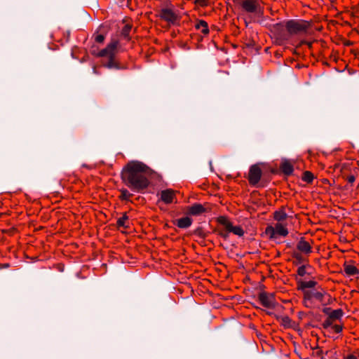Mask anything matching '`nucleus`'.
Segmentation results:
<instances>
[{"label": "nucleus", "mask_w": 359, "mask_h": 359, "mask_svg": "<svg viewBox=\"0 0 359 359\" xmlns=\"http://www.w3.org/2000/svg\"><path fill=\"white\" fill-rule=\"evenodd\" d=\"M149 168L139 161H130L121 172V179L125 184L132 190L141 192L147 189L149 181L145 176Z\"/></svg>", "instance_id": "1"}, {"label": "nucleus", "mask_w": 359, "mask_h": 359, "mask_svg": "<svg viewBox=\"0 0 359 359\" xmlns=\"http://www.w3.org/2000/svg\"><path fill=\"white\" fill-rule=\"evenodd\" d=\"M117 41H113L109 43L107 47L101 50L97 55L103 58L102 63L103 67L108 69H122L124 67L119 65L116 61V52L118 46Z\"/></svg>", "instance_id": "2"}, {"label": "nucleus", "mask_w": 359, "mask_h": 359, "mask_svg": "<svg viewBox=\"0 0 359 359\" xmlns=\"http://www.w3.org/2000/svg\"><path fill=\"white\" fill-rule=\"evenodd\" d=\"M340 172L341 178L346 182L343 187H344L346 194L350 193L352 191V187L355 180V172L351 170V164L346 163L341 166Z\"/></svg>", "instance_id": "3"}, {"label": "nucleus", "mask_w": 359, "mask_h": 359, "mask_svg": "<svg viewBox=\"0 0 359 359\" xmlns=\"http://www.w3.org/2000/svg\"><path fill=\"white\" fill-rule=\"evenodd\" d=\"M311 22L306 20H290L286 21V29L288 35L307 32Z\"/></svg>", "instance_id": "4"}, {"label": "nucleus", "mask_w": 359, "mask_h": 359, "mask_svg": "<svg viewBox=\"0 0 359 359\" xmlns=\"http://www.w3.org/2000/svg\"><path fill=\"white\" fill-rule=\"evenodd\" d=\"M234 1L241 5L245 11L253 13L258 18L264 14L263 8L255 0H234Z\"/></svg>", "instance_id": "5"}, {"label": "nucleus", "mask_w": 359, "mask_h": 359, "mask_svg": "<svg viewBox=\"0 0 359 359\" xmlns=\"http://www.w3.org/2000/svg\"><path fill=\"white\" fill-rule=\"evenodd\" d=\"M158 16L171 25H176L180 17L169 7H163L159 11Z\"/></svg>", "instance_id": "6"}, {"label": "nucleus", "mask_w": 359, "mask_h": 359, "mask_svg": "<svg viewBox=\"0 0 359 359\" xmlns=\"http://www.w3.org/2000/svg\"><path fill=\"white\" fill-rule=\"evenodd\" d=\"M258 299L262 306L269 309H273L278 305L274 293L261 292L258 294Z\"/></svg>", "instance_id": "7"}, {"label": "nucleus", "mask_w": 359, "mask_h": 359, "mask_svg": "<svg viewBox=\"0 0 359 359\" xmlns=\"http://www.w3.org/2000/svg\"><path fill=\"white\" fill-rule=\"evenodd\" d=\"M264 234L269 236L270 239H276L277 234L286 236L288 234V231L286 228L283 227L281 224L278 223L276 227L269 225L266 228Z\"/></svg>", "instance_id": "8"}, {"label": "nucleus", "mask_w": 359, "mask_h": 359, "mask_svg": "<svg viewBox=\"0 0 359 359\" xmlns=\"http://www.w3.org/2000/svg\"><path fill=\"white\" fill-rule=\"evenodd\" d=\"M262 172L257 164L250 166L248 180L252 185H256L262 177Z\"/></svg>", "instance_id": "9"}, {"label": "nucleus", "mask_w": 359, "mask_h": 359, "mask_svg": "<svg viewBox=\"0 0 359 359\" xmlns=\"http://www.w3.org/2000/svg\"><path fill=\"white\" fill-rule=\"evenodd\" d=\"M271 32L280 39H287L288 33L286 29V22H281L273 25Z\"/></svg>", "instance_id": "10"}, {"label": "nucleus", "mask_w": 359, "mask_h": 359, "mask_svg": "<svg viewBox=\"0 0 359 359\" xmlns=\"http://www.w3.org/2000/svg\"><path fill=\"white\" fill-rule=\"evenodd\" d=\"M344 275L346 277H358L359 271L352 262H345L343 269Z\"/></svg>", "instance_id": "11"}, {"label": "nucleus", "mask_w": 359, "mask_h": 359, "mask_svg": "<svg viewBox=\"0 0 359 359\" xmlns=\"http://www.w3.org/2000/svg\"><path fill=\"white\" fill-rule=\"evenodd\" d=\"M337 320V310H333L331 314L327 317L326 320L324 321L323 325V328L326 331H330V330H337V325H333L332 323Z\"/></svg>", "instance_id": "12"}, {"label": "nucleus", "mask_w": 359, "mask_h": 359, "mask_svg": "<svg viewBox=\"0 0 359 359\" xmlns=\"http://www.w3.org/2000/svg\"><path fill=\"white\" fill-rule=\"evenodd\" d=\"M317 285V282L314 280L310 281H303L302 280H297V287L299 290L303 291L304 294H305V291H309L308 289H314L315 286Z\"/></svg>", "instance_id": "13"}, {"label": "nucleus", "mask_w": 359, "mask_h": 359, "mask_svg": "<svg viewBox=\"0 0 359 359\" xmlns=\"http://www.w3.org/2000/svg\"><path fill=\"white\" fill-rule=\"evenodd\" d=\"M189 214L191 215H200L206 212V209L200 203H194L188 209Z\"/></svg>", "instance_id": "14"}, {"label": "nucleus", "mask_w": 359, "mask_h": 359, "mask_svg": "<svg viewBox=\"0 0 359 359\" xmlns=\"http://www.w3.org/2000/svg\"><path fill=\"white\" fill-rule=\"evenodd\" d=\"M280 170L286 175H290L293 172V166L287 159H283L280 165Z\"/></svg>", "instance_id": "15"}, {"label": "nucleus", "mask_w": 359, "mask_h": 359, "mask_svg": "<svg viewBox=\"0 0 359 359\" xmlns=\"http://www.w3.org/2000/svg\"><path fill=\"white\" fill-rule=\"evenodd\" d=\"M297 249L306 254L311 252L310 244L304 240V237L300 238V240L297 246Z\"/></svg>", "instance_id": "16"}, {"label": "nucleus", "mask_w": 359, "mask_h": 359, "mask_svg": "<svg viewBox=\"0 0 359 359\" xmlns=\"http://www.w3.org/2000/svg\"><path fill=\"white\" fill-rule=\"evenodd\" d=\"M174 192L172 189H165L161 191V198L165 203H170L172 201Z\"/></svg>", "instance_id": "17"}, {"label": "nucleus", "mask_w": 359, "mask_h": 359, "mask_svg": "<svg viewBox=\"0 0 359 359\" xmlns=\"http://www.w3.org/2000/svg\"><path fill=\"white\" fill-rule=\"evenodd\" d=\"M305 297L306 302H310L313 298L320 299L322 297V294L315 289L310 290L309 291H305L304 294Z\"/></svg>", "instance_id": "18"}, {"label": "nucleus", "mask_w": 359, "mask_h": 359, "mask_svg": "<svg viewBox=\"0 0 359 359\" xmlns=\"http://www.w3.org/2000/svg\"><path fill=\"white\" fill-rule=\"evenodd\" d=\"M179 228L187 229L192 224V219L189 217L180 218L175 222Z\"/></svg>", "instance_id": "19"}, {"label": "nucleus", "mask_w": 359, "mask_h": 359, "mask_svg": "<svg viewBox=\"0 0 359 359\" xmlns=\"http://www.w3.org/2000/svg\"><path fill=\"white\" fill-rule=\"evenodd\" d=\"M217 222H219V224L222 225L224 227L226 231L231 232V229H233V225L231 222H229L227 219L226 217L222 216L219 217L217 218Z\"/></svg>", "instance_id": "20"}, {"label": "nucleus", "mask_w": 359, "mask_h": 359, "mask_svg": "<svg viewBox=\"0 0 359 359\" xmlns=\"http://www.w3.org/2000/svg\"><path fill=\"white\" fill-rule=\"evenodd\" d=\"M277 319L279 320L281 324L285 327H292V322L288 316H276Z\"/></svg>", "instance_id": "21"}, {"label": "nucleus", "mask_w": 359, "mask_h": 359, "mask_svg": "<svg viewBox=\"0 0 359 359\" xmlns=\"http://www.w3.org/2000/svg\"><path fill=\"white\" fill-rule=\"evenodd\" d=\"M196 29H200L201 27H203V29H202V32L204 34H207L209 33V29H208V23L203 20H201L198 21V22L196 25Z\"/></svg>", "instance_id": "22"}, {"label": "nucleus", "mask_w": 359, "mask_h": 359, "mask_svg": "<svg viewBox=\"0 0 359 359\" xmlns=\"http://www.w3.org/2000/svg\"><path fill=\"white\" fill-rule=\"evenodd\" d=\"M314 175L310 171H305L302 175V180L310 184L313 182Z\"/></svg>", "instance_id": "23"}, {"label": "nucleus", "mask_w": 359, "mask_h": 359, "mask_svg": "<svg viewBox=\"0 0 359 359\" xmlns=\"http://www.w3.org/2000/svg\"><path fill=\"white\" fill-rule=\"evenodd\" d=\"M132 26L130 25H126L121 31V35L124 39L130 40L129 32L131 30Z\"/></svg>", "instance_id": "24"}, {"label": "nucleus", "mask_w": 359, "mask_h": 359, "mask_svg": "<svg viewBox=\"0 0 359 359\" xmlns=\"http://www.w3.org/2000/svg\"><path fill=\"white\" fill-rule=\"evenodd\" d=\"M286 217H287V214L285 212L276 211L274 213V219L278 222L285 219Z\"/></svg>", "instance_id": "25"}, {"label": "nucleus", "mask_w": 359, "mask_h": 359, "mask_svg": "<svg viewBox=\"0 0 359 359\" xmlns=\"http://www.w3.org/2000/svg\"><path fill=\"white\" fill-rule=\"evenodd\" d=\"M128 219V216L126 214H124V215L123 217L118 219L117 225L118 226H123L124 228H127L128 226L126 224V221H127Z\"/></svg>", "instance_id": "26"}, {"label": "nucleus", "mask_w": 359, "mask_h": 359, "mask_svg": "<svg viewBox=\"0 0 359 359\" xmlns=\"http://www.w3.org/2000/svg\"><path fill=\"white\" fill-rule=\"evenodd\" d=\"M231 232L238 236H242L244 234V231L240 226H233V229H231Z\"/></svg>", "instance_id": "27"}, {"label": "nucleus", "mask_w": 359, "mask_h": 359, "mask_svg": "<svg viewBox=\"0 0 359 359\" xmlns=\"http://www.w3.org/2000/svg\"><path fill=\"white\" fill-rule=\"evenodd\" d=\"M336 352L333 351H326L324 355H322V359H335L334 355Z\"/></svg>", "instance_id": "28"}, {"label": "nucleus", "mask_w": 359, "mask_h": 359, "mask_svg": "<svg viewBox=\"0 0 359 359\" xmlns=\"http://www.w3.org/2000/svg\"><path fill=\"white\" fill-rule=\"evenodd\" d=\"M131 196L132 194H130L127 189H122L121 191V198L123 200H128L129 197Z\"/></svg>", "instance_id": "29"}, {"label": "nucleus", "mask_w": 359, "mask_h": 359, "mask_svg": "<svg viewBox=\"0 0 359 359\" xmlns=\"http://www.w3.org/2000/svg\"><path fill=\"white\" fill-rule=\"evenodd\" d=\"M194 233L201 238L205 237V234L203 232L201 227H198L196 230H194Z\"/></svg>", "instance_id": "30"}, {"label": "nucleus", "mask_w": 359, "mask_h": 359, "mask_svg": "<svg viewBox=\"0 0 359 359\" xmlns=\"http://www.w3.org/2000/svg\"><path fill=\"white\" fill-rule=\"evenodd\" d=\"M293 257L296 259L297 264H300V263L303 262V261H304L302 256L301 255H299V253L294 252L293 254Z\"/></svg>", "instance_id": "31"}, {"label": "nucleus", "mask_w": 359, "mask_h": 359, "mask_svg": "<svg viewBox=\"0 0 359 359\" xmlns=\"http://www.w3.org/2000/svg\"><path fill=\"white\" fill-rule=\"evenodd\" d=\"M306 266L304 265L301 266L300 267L298 268L297 273L299 276H303L306 274Z\"/></svg>", "instance_id": "32"}, {"label": "nucleus", "mask_w": 359, "mask_h": 359, "mask_svg": "<svg viewBox=\"0 0 359 359\" xmlns=\"http://www.w3.org/2000/svg\"><path fill=\"white\" fill-rule=\"evenodd\" d=\"M219 235L222 236L224 239L226 240L229 238V232H224L222 231H219L218 232Z\"/></svg>", "instance_id": "33"}, {"label": "nucleus", "mask_w": 359, "mask_h": 359, "mask_svg": "<svg viewBox=\"0 0 359 359\" xmlns=\"http://www.w3.org/2000/svg\"><path fill=\"white\" fill-rule=\"evenodd\" d=\"M104 40V36L102 34H99L95 37V41L98 43H102Z\"/></svg>", "instance_id": "34"}, {"label": "nucleus", "mask_w": 359, "mask_h": 359, "mask_svg": "<svg viewBox=\"0 0 359 359\" xmlns=\"http://www.w3.org/2000/svg\"><path fill=\"white\" fill-rule=\"evenodd\" d=\"M332 311H333V310H332L330 307H325V308H323V312L325 314H326L327 316H329L331 314V313H332Z\"/></svg>", "instance_id": "35"}, {"label": "nucleus", "mask_w": 359, "mask_h": 359, "mask_svg": "<svg viewBox=\"0 0 359 359\" xmlns=\"http://www.w3.org/2000/svg\"><path fill=\"white\" fill-rule=\"evenodd\" d=\"M325 334H327V336L330 337L332 334H334L337 332V330H330V331L325 330Z\"/></svg>", "instance_id": "36"}, {"label": "nucleus", "mask_w": 359, "mask_h": 359, "mask_svg": "<svg viewBox=\"0 0 359 359\" xmlns=\"http://www.w3.org/2000/svg\"><path fill=\"white\" fill-rule=\"evenodd\" d=\"M344 359H358L357 357L353 354H349L344 357Z\"/></svg>", "instance_id": "37"}, {"label": "nucleus", "mask_w": 359, "mask_h": 359, "mask_svg": "<svg viewBox=\"0 0 359 359\" xmlns=\"http://www.w3.org/2000/svg\"><path fill=\"white\" fill-rule=\"evenodd\" d=\"M302 44H306L309 48L311 47V43L307 42L306 41H302L300 43V45H302Z\"/></svg>", "instance_id": "38"}, {"label": "nucleus", "mask_w": 359, "mask_h": 359, "mask_svg": "<svg viewBox=\"0 0 359 359\" xmlns=\"http://www.w3.org/2000/svg\"><path fill=\"white\" fill-rule=\"evenodd\" d=\"M343 315V311L341 309H338V320L339 318Z\"/></svg>", "instance_id": "39"}, {"label": "nucleus", "mask_w": 359, "mask_h": 359, "mask_svg": "<svg viewBox=\"0 0 359 359\" xmlns=\"http://www.w3.org/2000/svg\"><path fill=\"white\" fill-rule=\"evenodd\" d=\"M316 354L318 356L322 357L323 355H324V353L322 351H316Z\"/></svg>", "instance_id": "40"}, {"label": "nucleus", "mask_w": 359, "mask_h": 359, "mask_svg": "<svg viewBox=\"0 0 359 359\" xmlns=\"http://www.w3.org/2000/svg\"><path fill=\"white\" fill-rule=\"evenodd\" d=\"M306 315V313H304V312H299V314H298L299 318L300 319H302V318H303V317H304V316H305Z\"/></svg>", "instance_id": "41"}, {"label": "nucleus", "mask_w": 359, "mask_h": 359, "mask_svg": "<svg viewBox=\"0 0 359 359\" xmlns=\"http://www.w3.org/2000/svg\"><path fill=\"white\" fill-rule=\"evenodd\" d=\"M337 330H338V334H339L343 330L342 326L341 325L338 324Z\"/></svg>", "instance_id": "42"}, {"label": "nucleus", "mask_w": 359, "mask_h": 359, "mask_svg": "<svg viewBox=\"0 0 359 359\" xmlns=\"http://www.w3.org/2000/svg\"><path fill=\"white\" fill-rule=\"evenodd\" d=\"M197 1L200 2L201 4H205L207 0H197Z\"/></svg>", "instance_id": "43"}, {"label": "nucleus", "mask_w": 359, "mask_h": 359, "mask_svg": "<svg viewBox=\"0 0 359 359\" xmlns=\"http://www.w3.org/2000/svg\"><path fill=\"white\" fill-rule=\"evenodd\" d=\"M209 165H210V170H212V161H209Z\"/></svg>", "instance_id": "44"}, {"label": "nucleus", "mask_w": 359, "mask_h": 359, "mask_svg": "<svg viewBox=\"0 0 359 359\" xmlns=\"http://www.w3.org/2000/svg\"><path fill=\"white\" fill-rule=\"evenodd\" d=\"M323 182H324V183H328L330 185H331V184L330 183L329 180H327V179H324V180H323Z\"/></svg>", "instance_id": "45"}, {"label": "nucleus", "mask_w": 359, "mask_h": 359, "mask_svg": "<svg viewBox=\"0 0 359 359\" xmlns=\"http://www.w3.org/2000/svg\"><path fill=\"white\" fill-rule=\"evenodd\" d=\"M309 302H306V300L304 299V304L306 306L309 307Z\"/></svg>", "instance_id": "46"}, {"label": "nucleus", "mask_w": 359, "mask_h": 359, "mask_svg": "<svg viewBox=\"0 0 359 359\" xmlns=\"http://www.w3.org/2000/svg\"><path fill=\"white\" fill-rule=\"evenodd\" d=\"M340 211H341V208L339 207H338V212H337L338 215H339ZM341 211H344V210H341Z\"/></svg>", "instance_id": "47"}, {"label": "nucleus", "mask_w": 359, "mask_h": 359, "mask_svg": "<svg viewBox=\"0 0 359 359\" xmlns=\"http://www.w3.org/2000/svg\"><path fill=\"white\" fill-rule=\"evenodd\" d=\"M9 266H10V265H9V264H6L4 265V267L8 268V267H9Z\"/></svg>", "instance_id": "48"}, {"label": "nucleus", "mask_w": 359, "mask_h": 359, "mask_svg": "<svg viewBox=\"0 0 359 359\" xmlns=\"http://www.w3.org/2000/svg\"><path fill=\"white\" fill-rule=\"evenodd\" d=\"M333 60H334V62H337V57H336V56H334V59H333Z\"/></svg>", "instance_id": "49"}, {"label": "nucleus", "mask_w": 359, "mask_h": 359, "mask_svg": "<svg viewBox=\"0 0 359 359\" xmlns=\"http://www.w3.org/2000/svg\"><path fill=\"white\" fill-rule=\"evenodd\" d=\"M266 313L269 314V315H272L273 314L271 312H269V311H267Z\"/></svg>", "instance_id": "50"}, {"label": "nucleus", "mask_w": 359, "mask_h": 359, "mask_svg": "<svg viewBox=\"0 0 359 359\" xmlns=\"http://www.w3.org/2000/svg\"><path fill=\"white\" fill-rule=\"evenodd\" d=\"M287 246L288 248H290V247H291L290 243H287Z\"/></svg>", "instance_id": "51"}]
</instances>
